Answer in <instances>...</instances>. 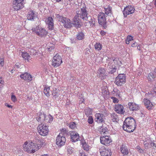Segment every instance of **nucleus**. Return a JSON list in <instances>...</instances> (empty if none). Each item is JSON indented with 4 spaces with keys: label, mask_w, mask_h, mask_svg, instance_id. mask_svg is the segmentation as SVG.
I'll return each mask as SVG.
<instances>
[{
    "label": "nucleus",
    "mask_w": 156,
    "mask_h": 156,
    "mask_svg": "<svg viewBox=\"0 0 156 156\" xmlns=\"http://www.w3.org/2000/svg\"><path fill=\"white\" fill-rule=\"evenodd\" d=\"M80 10L76 11L77 15L73 19V24L76 28L81 26L80 19L85 20L87 18V13L86 10V6L84 3H81L80 5Z\"/></svg>",
    "instance_id": "f257e3e1"
},
{
    "label": "nucleus",
    "mask_w": 156,
    "mask_h": 156,
    "mask_svg": "<svg viewBox=\"0 0 156 156\" xmlns=\"http://www.w3.org/2000/svg\"><path fill=\"white\" fill-rule=\"evenodd\" d=\"M136 126L135 119L132 117L127 118L123 122V129L129 133L133 132Z\"/></svg>",
    "instance_id": "f03ea898"
},
{
    "label": "nucleus",
    "mask_w": 156,
    "mask_h": 156,
    "mask_svg": "<svg viewBox=\"0 0 156 156\" xmlns=\"http://www.w3.org/2000/svg\"><path fill=\"white\" fill-rule=\"evenodd\" d=\"M23 147L24 151L29 153H34L38 149L37 148L38 147L32 142L28 143L27 142H25Z\"/></svg>",
    "instance_id": "7ed1b4c3"
},
{
    "label": "nucleus",
    "mask_w": 156,
    "mask_h": 156,
    "mask_svg": "<svg viewBox=\"0 0 156 156\" xmlns=\"http://www.w3.org/2000/svg\"><path fill=\"white\" fill-rule=\"evenodd\" d=\"M108 67L111 69L109 72V73L113 74L115 73L119 65L118 64V62L115 59H110V60L108 61Z\"/></svg>",
    "instance_id": "20e7f679"
},
{
    "label": "nucleus",
    "mask_w": 156,
    "mask_h": 156,
    "mask_svg": "<svg viewBox=\"0 0 156 156\" xmlns=\"http://www.w3.org/2000/svg\"><path fill=\"white\" fill-rule=\"evenodd\" d=\"M57 20L63 24V25L66 28H70L72 27V23L70 20L67 18L58 14L57 16Z\"/></svg>",
    "instance_id": "39448f33"
},
{
    "label": "nucleus",
    "mask_w": 156,
    "mask_h": 156,
    "mask_svg": "<svg viewBox=\"0 0 156 156\" xmlns=\"http://www.w3.org/2000/svg\"><path fill=\"white\" fill-rule=\"evenodd\" d=\"M107 16L102 12L98 14V17L99 24L104 29H106L107 26V22L106 20Z\"/></svg>",
    "instance_id": "423d86ee"
},
{
    "label": "nucleus",
    "mask_w": 156,
    "mask_h": 156,
    "mask_svg": "<svg viewBox=\"0 0 156 156\" xmlns=\"http://www.w3.org/2000/svg\"><path fill=\"white\" fill-rule=\"evenodd\" d=\"M126 76L124 74H120L116 77L115 83L118 86H122L126 81Z\"/></svg>",
    "instance_id": "0eeeda50"
},
{
    "label": "nucleus",
    "mask_w": 156,
    "mask_h": 156,
    "mask_svg": "<svg viewBox=\"0 0 156 156\" xmlns=\"http://www.w3.org/2000/svg\"><path fill=\"white\" fill-rule=\"evenodd\" d=\"M32 30L37 35L41 37H45L48 33L47 31L45 29L39 27L33 28Z\"/></svg>",
    "instance_id": "6e6552de"
},
{
    "label": "nucleus",
    "mask_w": 156,
    "mask_h": 156,
    "mask_svg": "<svg viewBox=\"0 0 156 156\" xmlns=\"http://www.w3.org/2000/svg\"><path fill=\"white\" fill-rule=\"evenodd\" d=\"M37 130L40 134L43 136H45L47 135L49 132L48 126L44 125L42 123L38 125Z\"/></svg>",
    "instance_id": "1a4fd4ad"
},
{
    "label": "nucleus",
    "mask_w": 156,
    "mask_h": 156,
    "mask_svg": "<svg viewBox=\"0 0 156 156\" xmlns=\"http://www.w3.org/2000/svg\"><path fill=\"white\" fill-rule=\"evenodd\" d=\"M62 62V58L58 54H56L52 60V65L55 67L58 66Z\"/></svg>",
    "instance_id": "9d476101"
},
{
    "label": "nucleus",
    "mask_w": 156,
    "mask_h": 156,
    "mask_svg": "<svg viewBox=\"0 0 156 156\" xmlns=\"http://www.w3.org/2000/svg\"><path fill=\"white\" fill-rule=\"evenodd\" d=\"M66 141V138L62 136V133H59L56 137V144L58 147H61L65 145Z\"/></svg>",
    "instance_id": "9b49d317"
},
{
    "label": "nucleus",
    "mask_w": 156,
    "mask_h": 156,
    "mask_svg": "<svg viewBox=\"0 0 156 156\" xmlns=\"http://www.w3.org/2000/svg\"><path fill=\"white\" fill-rule=\"evenodd\" d=\"M24 0H14L13 2V8L16 10L21 9L24 7Z\"/></svg>",
    "instance_id": "f8f14e48"
},
{
    "label": "nucleus",
    "mask_w": 156,
    "mask_h": 156,
    "mask_svg": "<svg viewBox=\"0 0 156 156\" xmlns=\"http://www.w3.org/2000/svg\"><path fill=\"white\" fill-rule=\"evenodd\" d=\"M135 9L131 5H128L124 8L123 13L125 17H127V16L135 12Z\"/></svg>",
    "instance_id": "ddd939ff"
},
{
    "label": "nucleus",
    "mask_w": 156,
    "mask_h": 156,
    "mask_svg": "<svg viewBox=\"0 0 156 156\" xmlns=\"http://www.w3.org/2000/svg\"><path fill=\"white\" fill-rule=\"evenodd\" d=\"M100 139L101 143L106 146L108 145L112 142L111 138L108 136H101Z\"/></svg>",
    "instance_id": "4468645a"
},
{
    "label": "nucleus",
    "mask_w": 156,
    "mask_h": 156,
    "mask_svg": "<svg viewBox=\"0 0 156 156\" xmlns=\"http://www.w3.org/2000/svg\"><path fill=\"white\" fill-rule=\"evenodd\" d=\"M95 120L98 123H103L105 122L104 116L102 114L96 113L95 115Z\"/></svg>",
    "instance_id": "2eb2a0df"
},
{
    "label": "nucleus",
    "mask_w": 156,
    "mask_h": 156,
    "mask_svg": "<svg viewBox=\"0 0 156 156\" xmlns=\"http://www.w3.org/2000/svg\"><path fill=\"white\" fill-rule=\"evenodd\" d=\"M99 151L101 156H111V151L110 149L103 148L100 149Z\"/></svg>",
    "instance_id": "dca6fc26"
},
{
    "label": "nucleus",
    "mask_w": 156,
    "mask_h": 156,
    "mask_svg": "<svg viewBox=\"0 0 156 156\" xmlns=\"http://www.w3.org/2000/svg\"><path fill=\"white\" fill-rule=\"evenodd\" d=\"M105 70L102 68H100L97 71V76L98 77L101 78V80L105 79L106 77L105 74Z\"/></svg>",
    "instance_id": "f3484780"
},
{
    "label": "nucleus",
    "mask_w": 156,
    "mask_h": 156,
    "mask_svg": "<svg viewBox=\"0 0 156 156\" xmlns=\"http://www.w3.org/2000/svg\"><path fill=\"white\" fill-rule=\"evenodd\" d=\"M123 106L120 104H117L115 105V110L118 113L123 114L125 112Z\"/></svg>",
    "instance_id": "a211bd4d"
},
{
    "label": "nucleus",
    "mask_w": 156,
    "mask_h": 156,
    "mask_svg": "<svg viewBox=\"0 0 156 156\" xmlns=\"http://www.w3.org/2000/svg\"><path fill=\"white\" fill-rule=\"evenodd\" d=\"M69 135H70L71 138L73 142H75L79 140V134L75 131L71 132Z\"/></svg>",
    "instance_id": "6ab92c4d"
},
{
    "label": "nucleus",
    "mask_w": 156,
    "mask_h": 156,
    "mask_svg": "<svg viewBox=\"0 0 156 156\" xmlns=\"http://www.w3.org/2000/svg\"><path fill=\"white\" fill-rule=\"evenodd\" d=\"M46 23L48 25V28L50 30L54 29L53 20L51 17H48L45 20Z\"/></svg>",
    "instance_id": "aec40b11"
},
{
    "label": "nucleus",
    "mask_w": 156,
    "mask_h": 156,
    "mask_svg": "<svg viewBox=\"0 0 156 156\" xmlns=\"http://www.w3.org/2000/svg\"><path fill=\"white\" fill-rule=\"evenodd\" d=\"M146 95L149 96L150 98L152 99L154 97L156 96V85H154L151 89L147 94H146Z\"/></svg>",
    "instance_id": "412c9836"
},
{
    "label": "nucleus",
    "mask_w": 156,
    "mask_h": 156,
    "mask_svg": "<svg viewBox=\"0 0 156 156\" xmlns=\"http://www.w3.org/2000/svg\"><path fill=\"white\" fill-rule=\"evenodd\" d=\"M108 130V126L105 124H103L98 128V131L101 134H106Z\"/></svg>",
    "instance_id": "4be33fe9"
},
{
    "label": "nucleus",
    "mask_w": 156,
    "mask_h": 156,
    "mask_svg": "<svg viewBox=\"0 0 156 156\" xmlns=\"http://www.w3.org/2000/svg\"><path fill=\"white\" fill-rule=\"evenodd\" d=\"M143 102L146 108L149 110H151L154 105L150 101L146 98H144Z\"/></svg>",
    "instance_id": "5701e85b"
},
{
    "label": "nucleus",
    "mask_w": 156,
    "mask_h": 156,
    "mask_svg": "<svg viewBox=\"0 0 156 156\" xmlns=\"http://www.w3.org/2000/svg\"><path fill=\"white\" fill-rule=\"evenodd\" d=\"M129 108L131 111H134L140 108V107L138 105L133 102H129L128 104Z\"/></svg>",
    "instance_id": "b1692460"
},
{
    "label": "nucleus",
    "mask_w": 156,
    "mask_h": 156,
    "mask_svg": "<svg viewBox=\"0 0 156 156\" xmlns=\"http://www.w3.org/2000/svg\"><path fill=\"white\" fill-rule=\"evenodd\" d=\"M27 17L28 20L34 21L37 17V16L32 10H30L28 12Z\"/></svg>",
    "instance_id": "393cba45"
},
{
    "label": "nucleus",
    "mask_w": 156,
    "mask_h": 156,
    "mask_svg": "<svg viewBox=\"0 0 156 156\" xmlns=\"http://www.w3.org/2000/svg\"><path fill=\"white\" fill-rule=\"evenodd\" d=\"M20 77L22 79L30 81L32 80V77L30 74L25 73L20 75Z\"/></svg>",
    "instance_id": "a878e982"
},
{
    "label": "nucleus",
    "mask_w": 156,
    "mask_h": 156,
    "mask_svg": "<svg viewBox=\"0 0 156 156\" xmlns=\"http://www.w3.org/2000/svg\"><path fill=\"white\" fill-rule=\"evenodd\" d=\"M121 153L124 155H127L129 153L127 147L124 144L122 145L120 149Z\"/></svg>",
    "instance_id": "bb28decb"
},
{
    "label": "nucleus",
    "mask_w": 156,
    "mask_h": 156,
    "mask_svg": "<svg viewBox=\"0 0 156 156\" xmlns=\"http://www.w3.org/2000/svg\"><path fill=\"white\" fill-rule=\"evenodd\" d=\"M85 37V35L82 31L79 32L76 35L77 40L79 41L83 40Z\"/></svg>",
    "instance_id": "cd10ccee"
},
{
    "label": "nucleus",
    "mask_w": 156,
    "mask_h": 156,
    "mask_svg": "<svg viewBox=\"0 0 156 156\" xmlns=\"http://www.w3.org/2000/svg\"><path fill=\"white\" fill-rule=\"evenodd\" d=\"M85 20H87L90 23V26L91 27H93L95 23V19L93 17H92L90 16H88L86 19Z\"/></svg>",
    "instance_id": "c85d7f7f"
},
{
    "label": "nucleus",
    "mask_w": 156,
    "mask_h": 156,
    "mask_svg": "<svg viewBox=\"0 0 156 156\" xmlns=\"http://www.w3.org/2000/svg\"><path fill=\"white\" fill-rule=\"evenodd\" d=\"M39 115L38 117H37L36 118V119L38 122H43L45 120V114L44 113H38V115Z\"/></svg>",
    "instance_id": "c756f323"
},
{
    "label": "nucleus",
    "mask_w": 156,
    "mask_h": 156,
    "mask_svg": "<svg viewBox=\"0 0 156 156\" xmlns=\"http://www.w3.org/2000/svg\"><path fill=\"white\" fill-rule=\"evenodd\" d=\"M59 92V91L58 90H57V89L55 88L53 89V90L52 91V95H53V98H56L58 96V92Z\"/></svg>",
    "instance_id": "7c9ffc66"
},
{
    "label": "nucleus",
    "mask_w": 156,
    "mask_h": 156,
    "mask_svg": "<svg viewBox=\"0 0 156 156\" xmlns=\"http://www.w3.org/2000/svg\"><path fill=\"white\" fill-rule=\"evenodd\" d=\"M53 120V118L52 116L50 115H46L45 117V120L47 122H50Z\"/></svg>",
    "instance_id": "2f4dec72"
},
{
    "label": "nucleus",
    "mask_w": 156,
    "mask_h": 156,
    "mask_svg": "<svg viewBox=\"0 0 156 156\" xmlns=\"http://www.w3.org/2000/svg\"><path fill=\"white\" fill-rule=\"evenodd\" d=\"M22 55L23 58L25 60H27L28 61L29 59L30 58V55H29L28 53L26 52H23L22 54Z\"/></svg>",
    "instance_id": "473e14b6"
},
{
    "label": "nucleus",
    "mask_w": 156,
    "mask_h": 156,
    "mask_svg": "<svg viewBox=\"0 0 156 156\" xmlns=\"http://www.w3.org/2000/svg\"><path fill=\"white\" fill-rule=\"evenodd\" d=\"M70 133L71 132H69L65 129H63L62 130L61 132L60 133H62V136L65 137L67 135H69Z\"/></svg>",
    "instance_id": "72a5a7b5"
},
{
    "label": "nucleus",
    "mask_w": 156,
    "mask_h": 156,
    "mask_svg": "<svg viewBox=\"0 0 156 156\" xmlns=\"http://www.w3.org/2000/svg\"><path fill=\"white\" fill-rule=\"evenodd\" d=\"M111 93L114 96H118V97H120L119 94V91L117 89H113Z\"/></svg>",
    "instance_id": "f704fd0d"
},
{
    "label": "nucleus",
    "mask_w": 156,
    "mask_h": 156,
    "mask_svg": "<svg viewBox=\"0 0 156 156\" xmlns=\"http://www.w3.org/2000/svg\"><path fill=\"white\" fill-rule=\"evenodd\" d=\"M50 87H44V94L47 97H49L50 96L49 94Z\"/></svg>",
    "instance_id": "c9c22d12"
},
{
    "label": "nucleus",
    "mask_w": 156,
    "mask_h": 156,
    "mask_svg": "<svg viewBox=\"0 0 156 156\" xmlns=\"http://www.w3.org/2000/svg\"><path fill=\"white\" fill-rule=\"evenodd\" d=\"M105 13L106 15H109L110 14H111L112 8L109 6L107 8H105Z\"/></svg>",
    "instance_id": "e433bc0d"
},
{
    "label": "nucleus",
    "mask_w": 156,
    "mask_h": 156,
    "mask_svg": "<svg viewBox=\"0 0 156 156\" xmlns=\"http://www.w3.org/2000/svg\"><path fill=\"white\" fill-rule=\"evenodd\" d=\"M89 146L86 142L84 143L83 144V149L86 151H88L89 149Z\"/></svg>",
    "instance_id": "4c0bfd02"
},
{
    "label": "nucleus",
    "mask_w": 156,
    "mask_h": 156,
    "mask_svg": "<svg viewBox=\"0 0 156 156\" xmlns=\"http://www.w3.org/2000/svg\"><path fill=\"white\" fill-rule=\"evenodd\" d=\"M112 120L113 122H117L118 121V115L115 113L113 114L112 116Z\"/></svg>",
    "instance_id": "58836bf2"
},
{
    "label": "nucleus",
    "mask_w": 156,
    "mask_h": 156,
    "mask_svg": "<svg viewBox=\"0 0 156 156\" xmlns=\"http://www.w3.org/2000/svg\"><path fill=\"white\" fill-rule=\"evenodd\" d=\"M101 46V44L100 43H97L94 45L95 49L98 51H99L102 48Z\"/></svg>",
    "instance_id": "ea45409f"
},
{
    "label": "nucleus",
    "mask_w": 156,
    "mask_h": 156,
    "mask_svg": "<svg viewBox=\"0 0 156 156\" xmlns=\"http://www.w3.org/2000/svg\"><path fill=\"white\" fill-rule=\"evenodd\" d=\"M92 113V111L90 108L86 109L85 110V114L87 116L90 115Z\"/></svg>",
    "instance_id": "a19ab883"
},
{
    "label": "nucleus",
    "mask_w": 156,
    "mask_h": 156,
    "mask_svg": "<svg viewBox=\"0 0 156 156\" xmlns=\"http://www.w3.org/2000/svg\"><path fill=\"white\" fill-rule=\"evenodd\" d=\"M69 125V127L72 129H74L76 126V124L75 122H71Z\"/></svg>",
    "instance_id": "79ce46f5"
},
{
    "label": "nucleus",
    "mask_w": 156,
    "mask_h": 156,
    "mask_svg": "<svg viewBox=\"0 0 156 156\" xmlns=\"http://www.w3.org/2000/svg\"><path fill=\"white\" fill-rule=\"evenodd\" d=\"M154 76L152 73H150L148 75L147 78L149 81L151 80L154 78Z\"/></svg>",
    "instance_id": "37998d69"
},
{
    "label": "nucleus",
    "mask_w": 156,
    "mask_h": 156,
    "mask_svg": "<svg viewBox=\"0 0 156 156\" xmlns=\"http://www.w3.org/2000/svg\"><path fill=\"white\" fill-rule=\"evenodd\" d=\"M87 122L90 124H92L93 122V119L92 117L89 116L88 118Z\"/></svg>",
    "instance_id": "c03bdc74"
},
{
    "label": "nucleus",
    "mask_w": 156,
    "mask_h": 156,
    "mask_svg": "<svg viewBox=\"0 0 156 156\" xmlns=\"http://www.w3.org/2000/svg\"><path fill=\"white\" fill-rule=\"evenodd\" d=\"M45 141L43 139H41L38 141V144H39L40 146L44 145Z\"/></svg>",
    "instance_id": "a18cd8bd"
},
{
    "label": "nucleus",
    "mask_w": 156,
    "mask_h": 156,
    "mask_svg": "<svg viewBox=\"0 0 156 156\" xmlns=\"http://www.w3.org/2000/svg\"><path fill=\"white\" fill-rule=\"evenodd\" d=\"M30 55L35 56L36 55V54L37 53V52L36 50L32 49L30 50Z\"/></svg>",
    "instance_id": "49530a36"
},
{
    "label": "nucleus",
    "mask_w": 156,
    "mask_h": 156,
    "mask_svg": "<svg viewBox=\"0 0 156 156\" xmlns=\"http://www.w3.org/2000/svg\"><path fill=\"white\" fill-rule=\"evenodd\" d=\"M11 98L12 101L13 102H15L16 101V98L14 95H12Z\"/></svg>",
    "instance_id": "de8ad7c7"
},
{
    "label": "nucleus",
    "mask_w": 156,
    "mask_h": 156,
    "mask_svg": "<svg viewBox=\"0 0 156 156\" xmlns=\"http://www.w3.org/2000/svg\"><path fill=\"white\" fill-rule=\"evenodd\" d=\"M111 98L113 100V102L114 103H117L118 101V99L115 98L114 97H111Z\"/></svg>",
    "instance_id": "09e8293b"
},
{
    "label": "nucleus",
    "mask_w": 156,
    "mask_h": 156,
    "mask_svg": "<svg viewBox=\"0 0 156 156\" xmlns=\"http://www.w3.org/2000/svg\"><path fill=\"white\" fill-rule=\"evenodd\" d=\"M150 144L152 147H154L156 148V142H155L154 141H151L150 143Z\"/></svg>",
    "instance_id": "8fccbe9b"
},
{
    "label": "nucleus",
    "mask_w": 156,
    "mask_h": 156,
    "mask_svg": "<svg viewBox=\"0 0 156 156\" xmlns=\"http://www.w3.org/2000/svg\"><path fill=\"white\" fill-rule=\"evenodd\" d=\"M133 37L130 35H128L127 36L126 39L128 41H131L132 40H133Z\"/></svg>",
    "instance_id": "3c124183"
},
{
    "label": "nucleus",
    "mask_w": 156,
    "mask_h": 156,
    "mask_svg": "<svg viewBox=\"0 0 156 156\" xmlns=\"http://www.w3.org/2000/svg\"><path fill=\"white\" fill-rule=\"evenodd\" d=\"M144 145L146 149H147L148 148V146L149 145V144L146 141H145L144 142Z\"/></svg>",
    "instance_id": "603ef678"
},
{
    "label": "nucleus",
    "mask_w": 156,
    "mask_h": 156,
    "mask_svg": "<svg viewBox=\"0 0 156 156\" xmlns=\"http://www.w3.org/2000/svg\"><path fill=\"white\" fill-rule=\"evenodd\" d=\"M106 34V32H105V31H104V30H101L100 32V34L102 36H103L105 35Z\"/></svg>",
    "instance_id": "864d4df0"
},
{
    "label": "nucleus",
    "mask_w": 156,
    "mask_h": 156,
    "mask_svg": "<svg viewBox=\"0 0 156 156\" xmlns=\"http://www.w3.org/2000/svg\"><path fill=\"white\" fill-rule=\"evenodd\" d=\"M4 64L3 60L2 59H0V64L3 66Z\"/></svg>",
    "instance_id": "5fc2aeb1"
},
{
    "label": "nucleus",
    "mask_w": 156,
    "mask_h": 156,
    "mask_svg": "<svg viewBox=\"0 0 156 156\" xmlns=\"http://www.w3.org/2000/svg\"><path fill=\"white\" fill-rule=\"evenodd\" d=\"M137 43L136 42H135L134 43H133L132 44V47H136V46L137 45Z\"/></svg>",
    "instance_id": "6e6d98bb"
},
{
    "label": "nucleus",
    "mask_w": 156,
    "mask_h": 156,
    "mask_svg": "<svg viewBox=\"0 0 156 156\" xmlns=\"http://www.w3.org/2000/svg\"><path fill=\"white\" fill-rule=\"evenodd\" d=\"M70 40L71 41V42L72 43H73L76 42L75 40V39H74V38H71L70 39Z\"/></svg>",
    "instance_id": "4d7b16f0"
},
{
    "label": "nucleus",
    "mask_w": 156,
    "mask_h": 156,
    "mask_svg": "<svg viewBox=\"0 0 156 156\" xmlns=\"http://www.w3.org/2000/svg\"><path fill=\"white\" fill-rule=\"evenodd\" d=\"M98 60H100L101 62L103 60V58L100 57H97L96 59V60L98 61Z\"/></svg>",
    "instance_id": "13d9d810"
},
{
    "label": "nucleus",
    "mask_w": 156,
    "mask_h": 156,
    "mask_svg": "<svg viewBox=\"0 0 156 156\" xmlns=\"http://www.w3.org/2000/svg\"><path fill=\"white\" fill-rule=\"evenodd\" d=\"M140 153H144V151L143 150L140 148L139 151H138Z\"/></svg>",
    "instance_id": "bf43d9fd"
},
{
    "label": "nucleus",
    "mask_w": 156,
    "mask_h": 156,
    "mask_svg": "<svg viewBox=\"0 0 156 156\" xmlns=\"http://www.w3.org/2000/svg\"><path fill=\"white\" fill-rule=\"evenodd\" d=\"M20 67L19 64H15V65L14 66V68H19Z\"/></svg>",
    "instance_id": "052dcab7"
},
{
    "label": "nucleus",
    "mask_w": 156,
    "mask_h": 156,
    "mask_svg": "<svg viewBox=\"0 0 156 156\" xmlns=\"http://www.w3.org/2000/svg\"><path fill=\"white\" fill-rule=\"evenodd\" d=\"M4 82L2 80V77H0V83L2 84Z\"/></svg>",
    "instance_id": "680f3d73"
},
{
    "label": "nucleus",
    "mask_w": 156,
    "mask_h": 156,
    "mask_svg": "<svg viewBox=\"0 0 156 156\" xmlns=\"http://www.w3.org/2000/svg\"><path fill=\"white\" fill-rule=\"evenodd\" d=\"M53 47L52 46L50 48H48V50L49 51H51V50L53 49Z\"/></svg>",
    "instance_id": "e2e57ef3"
},
{
    "label": "nucleus",
    "mask_w": 156,
    "mask_h": 156,
    "mask_svg": "<svg viewBox=\"0 0 156 156\" xmlns=\"http://www.w3.org/2000/svg\"><path fill=\"white\" fill-rule=\"evenodd\" d=\"M136 149L138 150V151H139L140 149V147L139 146H137L136 147Z\"/></svg>",
    "instance_id": "0e129e2a"
},
{
    "label": "nucleus",
    "mask_w": 156,
    "mask_h": 156,
    "mask_svg": "<svg viewBox=\"0 0 156 156\" xmlns=\"http://www.w3.org/2000/svg\"><path fill=\"white\" fill-rule=\"evenodd\" d=\"M129 41H130L126 39V43L127 44H129Z\"/></svg>",
    "instance_id": "69168bd1"
},
{
    "label": "nucleus",
    "mask_w": 156,
    "mask_h": 156,
    "mask_svg": "<svg viewBox=\"0 0 156 156\" xmlns=\"http://www.w3.org/2000/svg\"><path fill=\"white\" fill-rule=\"evenodd\" d=\"M7 106L8 107V108H12V106L11 105H7Z\"/></svg>",
    "instance_id": "338daca9"
},
{
    "label": "nucleus",
    "mask_w": 156,
    "mask_h": 156,
    "mask_svg": "<svg viewBox=\"0 0 156 156\" xmlns=\"http://www.w3.org/2000/svg\"><path fill=\"white\" fill-rule=\"evenodd\" d=\"M141 117L144 116V115H145L144 114V113H143L142 112H141Z\"/></svg>",
    "instance_id": "774afa93"
}]
</instances>
